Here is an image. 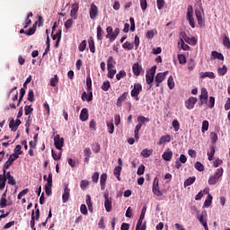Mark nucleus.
Returning <instances> with one entry per match:
<instances>
[{"label":"nucleus","mask_w":230,"mask_h":230,"mask_svg":"<svg viewBox=\"0 0 230 230\" xmlns=\"http://www.w3.org/2000/svg\"><path fill=\"white\" fill-rule=\"evenodd\" d=\"M222 175H224V168L220 167L217 169L216 172L213 175H210L208 178V184L209 186H215L220 179H222Z\"/></svg>","instance_id":"nucleus-1"},{"label":"nucleus","mask_w":230,"mask_h":230,"mask_svg":"<svg viewBox=\"0 0 230 230\" xmlns=\"http://www.w3.org/2000/svg\"><path fill=\"white\" fill-rule=\"evenodd\" d=\"M106 39H109L111 42H114V40L118 39V35H119V28L113 30L111 26H108L106 28Z\"/></svg>","instance_id":"nucleus-2"},{"label":"nucleus","mask_w":230,"mask_h":230,"mask_svg":"<svg viewBox=\"0 0 230 230\" xmlns=\"http://www.w3.org/2000/svg\"><path fill=\"white\" fill-rule=\"evenodd\" d=\"M157 69L156 66L151 67V69L146 72V82L149 85V89H152V84H154V76H155V71Z\"/></svg>","instance_id":"nucleus-3"},{"label":"nucleus","mask_w":230,"mask_h":230,"mask_svg":"<svg viewBox=\"0 0 230 230\" xmlns=\"http://www.w3.org/2000/svg\"><path fill=\"white\" fill-rule=\"evenodd\" d=\"M17 159H19V155L13 154L10 155L8 160L4 163V166H3V172L6 173V170H8L10 168V166H12V164H13L14 161H17Z\"/></svg>","instance_id":"nucleus-4"},{"label":"nucleus","mask_w":230,"mask_h":230,"mask_svg":"<svg viewBox=\"0 0 230 230\" xmlns=\"http://www.w3.org/2000/svg\"><path fill=\"white\" fill-rule=\"evenodd\" d=\"M143 91V86L141 84H135L134 88L131 90V96L136 100V102H139V94Z\"/></svg>","instance_id":"nucleus-5"},{"label":"nucleus","mask_w":230,"mask_h":230,"mask_svg":"<svg viewBox=\"0 0 230 230\" xmlns=\"http://www.w3.org/2000/svg\"><path fill=\"white\" fill-rule=\"evenodd\" d=\"M51 188H53V173L49 172L47 179V183L45 184V193L48 195V197L51 195Z\"/></svg>","instance_id":"nucleus-6"},{"label":"nucleus","mask_w":230,"mask_h":230,"mask_svg":"<svg viewBox=\"0 0 230 230\" xmlns=\"http://www.w3.org/2000/svg\"><path fill=\"white\" fill-rule=\"evenodd\" d=\"M186 19L191 28H195V19L193 18V6L189 5L187 8Z\"/></svg>","instance_id":"nucleus-7"},{"label":"nucleus","mask_w":230,"mask_h":230,"mask_svg":"<svg viewBox=\"0 0 230 230\" xmlns=\"http://www.w3.org/2000/svg\"><path fill=\"white\" fill-rule=\"evenodd\" d=\"M198 219L205 230H209V227L208 226V211L203 210L201 214L198 216Z\"/></svg>","instance_id":"nucleus-8"},{"label":"nucleus","mask_w":230,"mask_h":230,"mask_svg":"<svg viewBox=\"0 0 230 230\" xmlns=\"http://www.w3.org/2000/svg\"><path fill=\"white\" fill-rule=\"evenodd\" d=\"M104 208L107 213L112 211V198L109 197V192L104 193Z\"/></svg>","instance_id":"nucleus-9"},{"label":"nucleus","mask_w":230,"mask_h":230,"mask_svg":"<svg viewBox=\"0 0 230 230\" xmlns=\"http://www.w3.org/2000/svg\"><path fill=\"white\" fill-rule=\"evenodd\" d=\"M153 193L156 197H162L163 192L159 190V178L155 177L153 182Z\"/></svg>","instance_id":"nucleus-10"},{"label":"nucleus","mask_w":230,"mask_h":230,"mask_svg":"<svg viewBox=\"0 0 230 230\" xmlns=\"http://www.w3.org/2000/svg\"><path fill=\"white\" fill-rule=\"evenodd\" d=\"M54 145L58 150H62L64 146V137L60 138V135H56L54 137Z\"/></svg>","instance_id":"nucleus-11"},{"label":"nucleus","mask_w":230,"mask_h":230,"mask_svg":"<svg viewBox=\"0 0 230 230\" xmlns=\"http://www.w3.org/2000/svg\"><path fill=\"white\" fill-rule=\"evenodd\" d=\"M89 13L90 19H92V21H95L96 17H98V6H96L94 4H92L90 6Z\"/></svg>","instance_id":"nucleus-12"},{"label":"nucleus","mask_w":230,"mask_h":230,"mask_svg":"<svg viewBox=\"0 0 230 230\" xmlns=\"http://www.w3.org/2000/svg\"><path fill=\"white\" fill-rule=\"evenodd\" d=\"M199 100L196 97H190L186 102H185V107L186 109H189V111H191L195 107V103H197Z\"/></svg>","instance_id":"nucleus-13"},{"label":"nucleus","mask_w":230,"mask_h":230,"mask_svg":"<svg viewBox=\"0 0 230 230\" xmlns=\"http://www.w3.org/2000/svg\"><path fill=\"white\" fill-rule=\"evenodd\" d=\"M80 8V5L78 4V3H75L72 5V9L70 11V15L71 17H73V19H77L78 18V10Z\"/></svg>","instance_id":"nucleus-14"},{"label":"nucleus","mask_w":230,"mask_h":230,"mask_svg":"<svg viewBox=\"0 0 230 230\" xmlns=\"http://www.w3.org/2000/svg\"><path fill=\"white\" fill-rule=\"evenodd\" d=\"M5 182L7 181L8 184H10L11 186H15V184H17V181H15V179L13 178V176H12L10 172L5 171Z\"/></svg>","instance_id":"nucleus-15"},{"label":"nucleus","mask_w":230,"mask_h":230,"mask_svg":"<svg viewBox=\"0 0 230 230\" xmlns=\"http://www.w3.org/2000/svg\"><path fill=\"white\" fill-rule=\"evenodd\" d=\"M215 152H217V146L215 145H210L209 151L207 153L208 161H213V159H215Z\"/></svg>","instance_id":"nucleus-16"},{"label":"nucleus","mask_w":230,"mask_h":230,"mask_svg":"<svg viewBox=\"0 0 230 230\" xmlns=\"http://www.w3.org/2000/svg\"><path fill=\"white\" fill-rule=\"evenodd\" d=\"M19 125H21V119H17L16 120L12 119L9 123V128L13 132H15L19 128Z\"/></svg>","instance_id":"nucleus-17"},{"label":"nucleus","mask_w":230,"mask_h":230,"mask_svg":"<svg viewBox=\"0 0 230 230\" xmlns=\"http://www.w3.org/2000/svg\"><path fill=\"white\" fill-rule=\"evenodd\" d=\"M70 193H71V190H69V187L66 185L64 189V193L62 195V200L64 204H66V202L69 200Z\"/></svg>","instance_id":"nucleus-18"},{"label":"nucleus","mask_w":230,"mask_h":230,"mask_svg":"<svg viewBox=\"0 0 230 230\" xmlns=\"http://www.w3.org/2000/svg\"><path fill=\"white\" fill-rule=\"evenodd\" d=\"M199 78H210V80H215L217 76L215 75V73L213 72H201L199 73Z\"/></svg>","instance_id":"nucleus-19"},{"label":"nucleus","mask_w":230,"mask_h":230,"mask_svg":"<svg viewBox=\"0 0 230 230\" xmlns=\"http://www.w3.org/2000/svg\"><path fill=\"white\" fill-rule=\"evenodd\" d=\"M79 119H81V121H87V119H89V110H87V108H84L81 111Z\"/></svg>","instance_id":"nucleus-20"},{"label":"nucleus","mask_w":230,"mask_h":230,"mask_svg":"<svg viewBox=\"0 0 230 230\" xmlns=\"http://www.w3.org/2000/svg\"><path fill=\"white\" fill-rule=\"evenodd\" d=\"M132 69L135 76H139V75H141V72L143 71V67L139 66V63H135L132 66Z\"/></svg>","instance_id":"nucleus-21"},{"label":"nucleus","mask_w":230,"mask_h":230,"mask_svg":"<svg viewBox=\"0 0 230 230\" xmlns=\"http://www.w3.org/2000/svg\"><path fill=\"white\" fill-rule=\"evenodd\" d=\"M127 96H128V93L125 92L118 98L117 102H116L117 107H121L123 105V102H125V100H127Z\"/></svg>","instance_id":"nucleus-22"},{"label":"nucleus","mask_w":230,"mask_h":230,"mask_svg":"<svg viewBox=\"0 0 230 230\" xmlns=\"http://www.w3.org/2000/svg\"><path fill=\"white\" fill-rule=\"evenodd\" d=\"M81 99L83 102H93V92L88 93V94L86 92H84Z\"/></svg>","instance_id":"nucleus-23"},{"label":"nucleus","mask_w":230,"mask_h":230,"mask_svg":"<svg viewBox=\"0 0 230 230\" xmlns=\"http://www.w3.org/2000/svg\"><path fill=\"white\" fill-rule=\"evenodd\" d=\"M170 141H172V136H170V135L163 136L159 139L157 145H159V146L164 145V143H170Z\"/></svg>","instance_id":"nucleus-24"},{"label":"nucleus","mask_w":230,"mask_h":230,"mask_svg":"<svg viewBox=\"0 0 230 230\" xmlns=\"http://www.w3.org/2000/svg\"><path fill=\"white\" fill-rule=\"evenodd\" d=\"M153 154L154 149H144L140 153V155H142V157H144L145 159H148V157H150V155H152Z\"/></svg>","instance_id":"nucleus-25"},{"label":"nucleus","mask_w":230,"mask_h":230,"mask_svg":"<svg viewBox=\"0 0 230 230\" xmlns=\"http://www.w3.org/2000/svg\"><path fill=\"white\" fill-rule=\"evenodd\" d=\"M172 157H173V152L172 151H165L162 155L164 161H172Z\"/></svg>","instance_id":"nucleus-26"},{"label":"nucleus","mask_w":230,"mask_h":230,"mask_svg":"<svg viewBox=\"0 0 230 230\" xmlns=\"http://www.w3.org/2000/svg\"><path fill=\"white\" fill-rule=\"evenodd\" d=\"M208 98H209L208 90L205 87L201 88V93L199 95V100H204L205 102H208Z\"/></svg>","instance_id":"nucleus-27"},{"label":"nucleus","mask_w":230,"mask_h":230,"mask_svg":"<svg viewBox=\"0 0 230 230\" xmlns=\"http://www.w3.org/2000/svg\"><path fill=\"white\" fill-rule=\"evenodd\" d=\"M105 182H107V173H102L100 178L101 190H105Z\"/></svg>","instance_id":"nucleus-28"},{"label":"nucleus","mask_w":230,"mask_h":230,"mask_svg":"<svg viewBox=\"0 0 230 230\" xmlns=\"http://www.w3.org/2000/svg\"><path fill=\"white\" fill-rule=\"evenodd\" d=\"M121 170H122V167H120V166H116V167L114 168L113 175L116 176V179H117L118 181H121V177H120V175H121Z\"/></svg>","instance_id":"nucleus-29"},{"label":"nucleus","mask_w":230,"mask_h":230,"mask_svg":"<svg viewBox=\"0 0 230 230\" xmlns=\"http://www.w3.org/2000/svg\"><path fill=\"white\" fill-rule=\"evenodd\" d=\"M195 13L198 24H199V26H202V24H204V20L202 19V13L200 12V10H196Z\"/></svg>","instance_id":"nucleus-30"},{"label":"nucleus","mask_w":230,"mask_h":230,"mask_svg":"<svg viewBox=\"0 0 230 230\" xmlns=\"http://www.w3.org/2000/svg\"><path fill=\"white\" fill-rule=\"evenodd\" d=\"M6 186V176L4 172L3 174H0V190H4V187Z\"/></svg>","instance_id":"nucleus-31"},{"label":"nucleus","mask_w":230,"mask_h":230,"mask_svg":"<svg viewBox=\"0 0 230 230\" xmlns=\"http://www.w3.org/2000/svg\"><path fill=\"white\" fill-rule=\"evenodd\" d=\"M196 177L192 176V177H189L187 180H185L183 186L184 188H188V186H191V184H193V182H195L196 181Z\"/></svg>","instance_id":"nucleus-32"},{"label":"nucleus","mask_w":230,"mask_h":230,"mask_svg":"<svg viewBox=\"0 0 230 230\" xmlns=\"http://www.w3.org/2000/svg\"><path fill=\"white\" fill-rule=\"evenodd\" d=\"M104 33H105V31L102 28V26L99 25L97 27V40H103V34Z\"/></svg>","instance_id":"nucleus-33"},{"label":"nucleus","mask_w":230,"mask_h":230,"mask_svg":"<svg viewBox=\"0 0 230 230\" xmlns=\"http://www.w3.org/2000/svg\"><path fill=\"white\" fill-rule=\"evenodd\" d=\"M88 44L91 53H96V47L94 46V39L93 37H90Z\"/></svg>","instance_id":"nucleus-34"},{"label":"nucleus","mask_w":230,"mask_h":230,"mask_svg":"<svg viewBox=\"0 0 230 230\" xmlns=\"http://www.w3.org/2000/svg\"><path fill=\"white\" fill-rule=\"evenodd\" d=\"M212 202H213V196H211V194L208 193V195L204 202V207L209 208V206H211Z\"/></svg>","instance_id":"nucleus-35"},{"label":"nucleus","mask_w":230,"mask_h":230,"mask_svg":"<svg viewBox=\"0 0 230 230\" xmlns=\"http://www.w3.org/2000/svg\"><path fill=\"white\" fill-rule=\"evenodd\" d=\"M137 121L140 125H145V123H148L150 121V119L145 117V116H138Z\"/></svg>","instance_id":"nucleus-36"},{"label":"nucleus","mask_w":230,"mask_h":230,"mask_svg":"<svg viewBox=\"0 0 230 230\" xmlns=\"http://www.w3.org/2000/svg\"><path fill=\"white\" fill-rule=\"evenodd\" d=\"M212 57L213 58H217V60L224 61V55L222 53H219L217 51H212Z\"/></svg>","instance_id":"nucleus-37"},{"label":"nucleus","mask_w":230,"mask_h":230,"mask_svg":"<svg viewBox=\"0 0 230 230\" xmlns=\"http://www.w3.org/2000/svg\"><path fill=\"white\" fill-rule=\"evenodd\" d=\"M123 49H127L128 51H131V49H134V44L126 41L122 45Z\"/></svg>","instance_id":"nucleus-38"},{"label":"nucleus","mask_w":230,"mask_h":230,"mask_svg":"<svg viewBox=\"0 0 230 230\" xmlns=\"http://www.w3.org/2000/svg\"><path fill=\"white\" fill-rule=\"evenodd\" d=\"M89 184H91V181H87V180H82L80 182V188L81 190H83V191H85L87 186H89Z\"/></svg>","instance_id":"nucleus-39"},{"label":"nucleus","mask_w":230,"mask_h":230,"mask_svg":"<svg viewBox=\"0 0 230 230\" xmlns=\"http://www.w3.org/2000/svg\"><path fill=\"white\" fill-rule=\"evenodd\" d=\"M227 73V66H226V65L223 66V67H219L217 69V74L219 75V76H224L225 75H226Z\"/></svg>","instance_id":"nucleus-40"},{"label":"nucleus","mask_w":230,"mask_h":230,"mask_svg":"<svg viewBox=\"0 0 230 230\" xmlns=\"http://www.w3.org/2000/svg\"><path fill=\"white\" fill-rule=\"evenodd\" d=\"M51 154H52V158L54 159V161H60L61 157H62V152H60L59 154H57L55 152V150H51Z\"/></svg>","instance_id":"nucleus-41"},{"label":"nucleus","mask_w":230,"mask_h":230,"mask_svg":"<svg viewBox=\"0 0 230 230\" xmlns=\"http://www.w3.org/2000/svg\"><path fill=\"white\" fill-rule=\"evenodd\" d=\"M164 74L158 73L155 77V82H160L162 84V82H164Z\"/></svg>","instance_id":"nucleus-42"},{"label":"nucleus","mask_w":230,"mask_h":230,"mask_svg":"<svg viewBox=\"0 0 230 230\" xmlns=\"http://www.w3.org/2000/svg\"><path fill=\"white\" fill-rule=\"evenodd\" d=\"M209 129V121L208 120H203L202 122V128H201V132H208Z\"/></svg>","instance_id":"nucleus-43"},{"label":"nucleus","mask_w":230,"mask_h":230,"mask_svg":"<svg viewBox=\"0 0 230 230\" xmlns=\"http://www.w3.org/2000/svg\"><path fill=\"white\" fill-rule=\"evenodd\" d=\"M167 85L169 87V89H173V87H175V82H173V76H169L168 80H167Z\"/></svg>","instance_id":"nucleus-44"},{"label":"nucleus","mask_w":230,"mask_h":230,"mask_svg":"<svg viewBox=\"0 0 230 230\" xmlns=\"http://www.w3.org/2000/svg\"><path fill=\"white\" fill-rule=\"evenodd\" d=\"M210 139H211V144L215 145V143H217L218 141V135H217L216 132H211Z\"/></svg>","instance_id":"nucleus-45"},{"label":"nucleus","mask_w":230,"mask_h":230,"mask_svg":"<svg viewBox=\"0 0 230 230\" xmlns=\"http://www.w3.org/2000/svg\"><path fill=\"white\" fill-rule=\"evenodd\" d=\"M107 67H108V69L114 68V58H112V57L108 58Z\"/></svg>","instance_id":"nucleus-46"},{"label":"nucleus","mask_w":230,"mask_h":230,"mask_svg":"<svg viewBox=\"0 0 230 230\" xmlns=\"http://www.w3.org/2000/svg\"><path fill=\"white\" fill-rule=\"evenodd\" d=\"M31 227L32 230H37V228H35V210L31 211Z\"/></svg>","instance_id":"nucleus-47"},{"label":"nucleus","mask_w":230,"mask_h":230,"mask_svg":"<svg viewBox=\"0 0 230 230\" xmlns=\"http://www.w3.org/2000/svg\"><path fill=\"white\" fill-rule=\"evenodd\" d=\"M57 84H58V75H55L54 77L50 79V86L57 87Z\"/></svg>","instance_id":"nucleus-48"},{"label":"nucleus","mask_w":230,"mask_h":230,"mask_svg":"<svg viewBox=\"0 0 230 230\" xmlns=\"http://www.w3.org/2000/svg\"><path fill=\"white\" fill-rule=\"evenodd\" d=\"M143 126L138 122V124L135 128V139H139V130Z\"/></svg>","instance_id":"nucleus-49"},{"label":"nucleus","mask_w":230,"mask_h":230,"mask_svg":"<svg viewBox=\"0 0 230 230\" xmlns=\"http://www.w3.org/2000/svg\"><path fill=\"white\" fill-rule=\"evenodd\" d=\"M223 45L225 46V48H227V49H230V40H229V37L225 36L223 38Z\"/></svg>","instance_id":"nucleus-50"},{"label":"nucleus","mask_w":230,"mask_h":230,"mask_svg":"<svg viewBox=\"0 0 230 230\" xmlns=\"http://www.w3.org/2000/svg\"><path fill=\"white\" fill-rule=\"evenodd\" d=\"M194 168L198 170V172H204V164L200 162H196L194 164Z\"/></svg>","instance_id":"nucleus-51"},{"label":"nucleus","mask_w":230,"mask_h":230,"mask_svg":"<svg viewBox=\"0 0 230 230\" xmlns=\"http://www.w3.org/2000/svg\"><path fill=\"white\" fill-rule=\"evenodd\" d=\"M164 4H166L164 0H156V6L158 10H163L164 8Z\"/></svg>","instance_id":"nucleus-52"},{"label":"nucleus","mask_w":230,"mask_h":230,"mask_svg":"<svg viewBox=\"0 0 230 230\" xmlns=\"http://www.w3.org/2000/svg\"><path fill=\"white\" fill-rule=\"evenodd\" d=\"M125 76H127V72H125V70H120V71L116 75L117 80H121V78H125Z\"/></svg>","instance_id":"nucleus-53"},{"label":"nucleus","mask_w":230,"mask_h":230,"mask_svg":"<svg viewBox=\"0 0 230 230\" xmlns=\"http://www.w3.org/2000/svg\"><path fill=\"white\" fill-rule=\"evenodd\" d=\"M14 154H15L16 155H18V157H19V155H22V146L21 145H17V146H15V148H14Z\"/></svg>","instance_id":"nucleus-54"},{"label":"nucleus","mask_w":230,"mask_h":230,"mask_svg":"<svg viewBox=\"0 0 230 230\" xmlns=\"http://www.w3.org/2000/svg\"><path fill=\"white\" fill-rule=\"evenodd\" d=\"M28 102H35V93H33V90H30L28 93Z\"/></svg>","instance_id":"nucleus-55"},{"label":"nucleus","mask_w":230,"mask_h":230,"mask_svg":"<svg viewBox=\"0 0 230 230\" xmlns=\"http://www.w3.org/2000/svg\"><path fill=\"white\" fill-rule=\"evenodd\" d=\"M107 127L109 134H114V123L112 121L107 122Z\"/></svg>","instance_id":"nucleus-56"},{"label":"nucleus","mask_w":230,"mask_h":230,"mask_svg":"<svg viewBox=\"0 0 230 230\" xmlns=\"http://www.w3.org/2000/svg\"><path fill=\"white\" fill-rule=\"evenodd\" d=\"M24 112H25V116H30V114L33 112V108H31V106L30 105H26L24 107Z\"/></svg>","instance_id":"nucleus-57"},{"label":"nucleus","mask_w":230,"mask_h":230,"mask_svg":"<svg viewBox=\"0 0 230 230\" xmlns=\"http://www.w3.org/2000/svg\"><path fill=\"white\" fill-rule=\"evenodd\" d=\"M102 89L105 92L109 91V89H111V82L105 81L102 85Z\"/></svg>","instance_id":"nucleus-58"},{"label":"nucleus","mask_w":230,"mask_h":230,"mask_svg":"<svg viewBox=\"0 0 230 230\" xmlns=\"http://www.w3.org/2000/svg\"><path fill=\"white\" fill-rule=\"evenodd\" d=\"M86 205L88 207L89 211H93V202H91V196H86Z\"/></svg>","instance_id":"nucleus-59"},{"label":"nucleus","mask_w":230,"mask_h":230,"mask_svg":"<svg viewBox=\"0 0 230 230\" xmlns=\"http://www.w3.org/2000/svg\"><path fill=\"white\" fill-rule=\"evenodd\" d=\"M114 75H116V69L114 68H108V78H114Z\"/></svg>","instance_id":"nucleus-60"},{"label":"nucleus","mask_w":230,"mask_h":230,"mask_svg":"<svg viewBox=\"0 0 230 230\" xmlns=\"http://www.w3.org/2000/svg\"><path fill=\"white\" fill-rule=\"evenodd\" d=\"M73 19H68L66 22H65V28L66 30H69L71 28H73Z\"/></svg>","instance_id":"nucleus-61"},{"label":"nucleus","mask_w":230,"mask_h":230,"mask_svg":"<svg viewBox=\"0 0 230 230\" xmlns=\"http://www.w3.org/2000/svg\"><path fill=\"white\" fill-rule=\"evenodd\" d=\"M204 193H208L206 190L199 191L196 196H195V200H200L202 197H204Z\"/></svg>","instance_id":"nucleus-62"},{"label":"nucleus","mask_w":230,"mask_h":230,"mask_svg":"<svg viewBox=\"0 0 230 230\" xmlns=\"http://www.w3.org/2000/svg\"><path fill=\"white\" fill-rule=\"evenodd\" d=\"M188 69H189V71H193V69H195V60L190 59L188 62Z\"/></svg>","instance_id":"nucleus-63"},{"label":"nucleus","mask_w":230,"mask_h":230,"mask_svg":"<svg viewBox=\"0 0 230 230\" xmlns=\"http://www.w3.org/2000/svg\"><path fill=\"white\" fill-rule=\"evenodd\" d=\"M178 60H179L180 64H181V65L186 64V56H184L182 54H179Z\"/></svg>","instance_id":"nucleus-64"}]
</instances>
